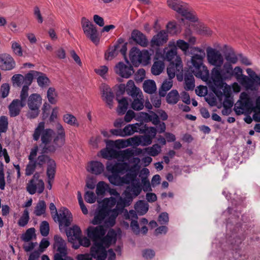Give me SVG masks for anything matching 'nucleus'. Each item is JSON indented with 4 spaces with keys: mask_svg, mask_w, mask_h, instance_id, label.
Returning <instances> with one entry per match:
<instances>
[{
    "mask_svg": "<svg viewBox=\"0 0 260 260\" xmlns=\"http://www.w3.org/2000/svg\"><path fill=\"white\" fill-rule=\"evenodd\" d=\"M54 132L50 128L45 129V123L40 122L35 128L32 135L33 139L37 141L41 136V144L40 147L42 149V153H54L60 146L54 143V139L52 141V136Z\"/></svg>",
    "mask_w": 260,
    "mask_h": 260,
    "instance_id": "f257e3e1",
    "label": "nucleus"
},
{
    "mask_svg": "<svg viewBox=\"0 0 260 260\" xmlns=\"http://www.w3.org/2000/svg\"><path fill=\"white\" fill-rule=\"evenodd\" d=\"M196 50L200 54H196L191 57L190 61L188 62L189 70L196 77L207 81L209 78V72L203 62L205 53L199 48H196Z\"/></svg>",
    "mask_w": 260,
    "mask_h": 260,
    "instance_id": "f03ea898",
    "label": "nucleus"
},
{
    "mask_svg": "<svg viewBox=\"0 0 260 260\" xmlns=\"http://www.w3.org/2000/svg\"><path fill=\"white\" fill-rule=\"evenodd\" d=\"M167 4L170 9L181 14L186 19L192 22L198 20L195 13L187 3L180 0H167Z\"/></svg>",
    "mask_w": 260,
    "mask_h": 260,
    "instance_id": "7ed1b4c3",
    "label": "nucleus"
},
{
    "mask_svg": "<svg viewBox=\"0 0 260 260\" xmlns=\"http://www.w3.org/2000/svg\"><path fill=\"white\" fill-rule=\"evenodd\" d=\"M42 102V99L39 94L32 93L28 96L27 103L29 110L26 114L28 118L34 119L39 115Z\"/></svg>",
    "mask_w": 260,
    "mask_h": 260,
    "instance_id": "20e7f679",
    "label": "nucleus"
},
{
    "mask_svg": "<svg viewBox=\"0 0 260 260\" xmlns=\"http://www.w3.org/2000/svg\"><path fill=\"white\" fill-rule=\"evenodd\" d=\"M81 26L86 36L93 43L96 44L99 42L98 33L96 26L85 17L81 19Z\"/></svg>",
    "mask_w": 260,
    "mask_h": 260,
    "instance_id": "39448f33",
    "label": "nucleus"
},
{
    "mask_svg": "<svg viewBox=\"0 0 260 260\" xmlns=\"http://www.w3.org/2000/svg\"><path fill=\"white\" fill-rule=\"evenodd\" d=\"M40 176L39 173H36L27 183L26 190L30 194H34L36 192L40 194L43 192L44 183L43 180L40 179Z\"/></svg>",
    "mask_w": 260,
    "mask_h": 260,
    "instance_id": "423d86ee",
    "label": "nucleus"
},
{
    "mask_svg": "<svg viewBox=\"0 0 260 260\" xmlns=\"http://www.w3.org/2000/svg\"><path fill=\"white\" fill-rule=\"evenodd\" d=\"M252 102L249 95L244 92L240 94V99L235 104L234 111L238 115H241L251 108Z\"/></svg>",
    "mask_w": 260,
    "mask_h": 260,
    "instance_id": "0eeeda50",
    "label": "nucleus"
},
{
    "mask_svg": "<svg viewBox=\"0 0 260 260\" xmlns=\"http://www.w3.org/2000/svg\"><path fill=\"white\" fill-rule=\"evenodd\" d=\"M207 58L209 63L216 68H220L223 63L224 59L219 50L208 47L206 50Z\"/></svg>",
    "mask_w": 260,
    "mask_h": 260,
    "instance_id": "6e6552de",
    "label": "nucleus"
},
{
    "mask_svg": "<svg viewBox=\"0 0 260 260\" xmlns=\"http://www.w3.org/2000/svg\"><path fill=\"white\" fill-rule=\"evenodd\" d=\"M105 234L106 230L102 225L96 227L90 226L87 229V235L93 243L101 242Z\"/></svg>",
    "mask_w": 260,
    "mask_h": 260,
    "instance_id": "1a4fd4ad",
    "label": "nucleus"
},
{
    "mask_svg": "<svg viewBox=\"0 0 260 260\" xmlns=\"http://www.w3.org/2000/svg\"><path fill=\"white\" fill-rule=\"evenodd\" d=\"M72 215L71 212L66 208L59 210L58 215L56 216V221H58L59 228L69 226L72 221Z\"/></svg>",
    "mask_w": 260,
    "mask_h": 260,
    "instance_id": "9d476101",
    "label": "nucleus"
},
{
    "mask_svg": "<svg viewBox=\"0 0 260 260\" xmlns=\"http://www.w3.org/2000/svg\"><path fill=\"white\" fill-rule=\"evenodd\" d=\"M105 247L101 242L93 243L90 248L91 256L96 260H105L107 256Z\"/></svg>",
    "mask_w": 260,
    "mask_h": 260,
    "instance_id": "9b49d317",
    "label": "nucleus"
},
{
    "mask_svg": "<svg viewBox=\"0 0 260 260\" xmlns=\"http://www.w3.org/2000/svg\"><path fill=\"white\" fill-rule=\"evenodd\" d=\"M213 91L214 92V93L218 97L220 101H221L222 96H224V99L223 102V106L226 110L230 109L233 107L234 102L230 90H225V89H224L223 93L221 90H219L218 89L214 88L213 89Z\"/></svg>",
    "mask_w": 260,
    "mask_h": 260,
    "instance_id": "f8f14e48",
    "label": "nucleus"
},
{
    "mask_svg": "<svg viewBox=\"0 0 260 260\" xmlns=\"http://www.w3.org/2000/svg\"><path fill=\"white\" fill-rule=\"evenodd\" d=\"M115 72L121 77L125 78H129L134 73L132 66L126 65L122 62H119L116 65Z\"/></svg>",
    "mask_w": 260,
    "mask_h": 260,
    "instance_id": "ddd939ff",
    "label": "nucleus"
},
{
    "mask_svg": "<svg viewBox=\"0 0 260 260\" xmlns=\"http://www.w3.org/2000/svg\"><path fill=\"white\" fill-rule=\"evenodd\" d=\"M128 164L127 162H108L106 166L107 171L112 174H123L127 171Z\"/></svg>",
    "mask_w": 260,
    "mask_h": 260,
    "instance_id": "4468645a",
    "label": "nucleus"
},
{
    "mask_svg": "<svg viewBox=\"0 0 260 260\" xmlns=\"http://www.w3.org/2000/svg\"><path fill=\"white\" fill-rule=\"evenodd\" d=\"M211 79L216 87H214L213 89L216 88L219 90L222 89L224 86L223 76L221 71L217 68H214L211 71Z\"/></svg>",
    "mask_w": 260,
    "mask_h": 260,
    "instance_id": "2eb2a0df",
    "label": "nucleus"
},
{
    "mask_svg": "<svg viewBox=\"0 0 260 260\" xmlns=\"http://www.w3.org/2000/svg\"><path fill=\"white\" fill-rule=\"evenodd\" d=\"M15 61L13 58L8 54L0 55V69L4 71H9L15 67Z\"/></svg>",
    "mask_w": 260,
    "mask_h": 260,
    "instance_id": "dca6fc26",
    "label": "nucleus"
},
{
    "mask_svg": "<svg viewBox=\"0 0 260 260\" xmlns=\"http://www.w3.org/2000/svg\"><path fill=\"white\" fill-rule=\"evenodd\" d=\"M108 153L110 154V156L122 160H128L134 154L133 150L131 148L120 151L111 149L108 151Z\"/></svg>",
    "mask_w": 260,
    "mask_h": 260,
    "instance_id": "f3484780",
    "label": "nucleus"
},
{
    "mask_svg": "<svg viewBox=\"0 0 260 260\" xmlns=\"http://www.w3.org/2000/svg\"><path fill=\"white\" fill-rule=\"evenodd\" d=\"M168 40L167 32L164 30H160L154 35L150 41V46L152 48L158 47L166 43Z\"/></svg>",
    "mask_w": 260,
    "mask_h": 260,
    "instance_id": "a211bd4d",
    "label": "nucleus"
},
{
    "mask_svg": "<svg viewBox=\"0 0 260 260\" xmlns=\"http://www.w3.org/2000/svg\"><path fill=\"white\" fill-rule=\"evenodd\" d=\"M103 100L107 103L109 108L113 107L114 94L110 87L106 84H102L100 87Z\"/></svg>",
    "mask_w": 260,
    "mask_h": 260,
    "instance_id": "6ab92c4d",
    "label": "nucleus"
},
{
    "mask_svg": "<svg viewBox=\"0 0 260 260\" xmlns=\"http://www.w3.org/2000/svg\"><path fill=\"white\" fill-rule=\"evenodd\" d=\"M183 71V65L180 57H177L176 62H171L167 68V73L169 78L173 79L175 76L176 72L181 73Z\"/></svg>",
    "mask_w": 260,
    "mask_h": 260,
    "instance_id": "aec40b11",
    "label": "nucleus"
},
{
    "mask_svg": "<svg viewBox=\"0 0 260 260\" xmlns=\"http://www.w3.org/2000/svg\"><path fill=\"white\" fill-rule=\"evenodd\" d=\"M131 39L137 44L143 47L148 45L149 42L146 36L138 29H134L131 34Z\"/></svg>",
    "mask_w": 260,
    "mask_h": 260,
    "instance_id": "412c9836",
    "label": "nucleus"
},
{
    "mask_svg": "<svg viewBox=\"0 0 260 260\" xmlns=\"http://www.w3.org/2000/svg\"><path fill=\"white\" fill-rule=\"evenodd\" d=\"M142 190V188L139 182H132L126 187L124 194H125L127 196H130L133 200L134 198L140 194Z\"/></svg>",
    "mask_w": 260,
    "mask_h": 260,
    "instance_id": "4be33fe9",
    "label": "nucleus"
},
{
    "mask_svg": "<svg viewBox=\"0 0 260 260\" xmlns=\"http://www.w3.org/2000/svg\"><path fill=\"white\" fill-rule=\"evenodd\" d=\"M243 71L239 67H236L233 69V76L235 77L237 81L240 83L243 86L244 85H250L251 82L250 78L248 76L242 74Z\"/></svg>",
    "mask_w": 260,
    "mask_h": 260,
    "instance_id": "5701e85b",
    "label": "nucleus"
},
{
    "mask_svg": "<svg viewBox=\"0 0 260 260\" xmlns=\"http://www.w3.org/2000/svg\"><path fill=\"white\" fill-rule=\"evenodd\" d=\"M66 234L69 241L74 244V241H77L80 239L82 232L78 226L75 225L66 231Z\"/></svg>",
    "mask_w": 260,
    "mask_h": 260,
    "instance_id": "b1692460",
    "label": "nucleus"
},
{
    "mask_svg": "<svg viewBox=\"0 0 260 260\" xmlns=\"http://www.w3.org/2000/svg\"><path fill=\"white\" fill-rule=\"evenodd\" d=\"M25 106V105L19 102V99L13 100L8 107L10 116L12 117L18 116L21 109Z\"/></svg>",
    "mask_w": 260,
    "mask_h": 260,
    "instance_id": "393cba45",
    "label": "nucleus"
},
{
    "mask_svg": "<svg viewBox=\"0 0 260 260\" xmlns=\"http://www.w3.org/2000/svg\"><path fill=\"white\" fill-rule=\"evenodd\" d=\"M55 128L57 135L54 138V143L62 147L65 143L66 133L62 125L59 122L56 124Z\"/></svg>",
    "mask_w": 260,
    "mask_h": 260,
    "instance_id": "a878e982",
    "label": "nucleus"
},
{
    "mask_svg": "<svg viewBox=\"0 0 260 260\" xmlns=\"http://www.w3.org/2000/svg\"><path fill=\"white\" fill-rule=\"evenodd\" d=\"M132 201V198L130 196H127L125 194H124V198L120 196L117 198V200H116V206L115 208L113 210H116V211L118 212L119 213H121L123 211L125 207L130 205Z\"/></svg>",
    "mask_w": 260,
    "mask_h": 260,
    "instance_id": "bb28decb",
    "label": "nucleus"
},
{
    "mask_svg": "<svg viewBox=\"0 0 260 260\" xmlns=\"http://www.w3.org/2000/svg\"><path fill=\"white\" fill-rule=\"evenodd\" d=\"M54 248L56 249L57 253L67 254V249L66 241L58 235H55L54 237Z\"/></svg>",
    "mask_w": 260,
    "mask_h": 260,
    "instance_id": "cd10ccee",
    "label": "nucleus"
},
{
    "mask_svg": "<svg viewBox=\"0 0 260 260\" xmlns=\"http://www.w3.org/2000/svg\"><path fill=\"white\" fill-rule=\"evenodd\" d=\"M87 170L93 174L99 175L104 172V166L100 161H92L88 166Z\"/></svg>",
    "mask_w": 260,
    "mask_h": 260,
    "instance_id": "c85d7f7f",
    "label": "nucleus"
},
{
    "mask_svg": "<svg viewBox=\"0 0 260 260\" xmlns=\"http://www.w3.org/2000/svg\"><path fill=\"white\" fill-rule=\"evenodd\" d=\"M117 238V233L113 230H110L107 235L103 237L101 242L106 247H108L112 243H115Z\"/></svg>",
    "mask_w": 260,
    "mask_h": 260,
    "instance_id": "c756f323",
    "label": "nucleus"
},
{
    "mask_svg": "<svg viewBox=\"0 0 260 260\" xmlns=\"http://www.w3.org/2000/svg\"><path fill=\"white\" fill-rule=\"evenodd\" d=\"M109 212L105 208L102 207L95 214L91 223L94 225L100 224L106 219L109 214Z\"/></svg>",
    "mask_w": 260,
    "mask_h": 260,
    "instance_id": "7c9ffc66",
    "label": "nucleus"
},
{
    "mask_svg": "<svg viewBox=\"0 0 260 260\" xmlns=\"http://www.w3.org/2000/svg\"><path fill=\"white\" fill-rule=\"evenodd\" d=\"M134 98V101L132 103L131 107L135 110L139 111L143 109L144 99L142 92L138 93Z\"/></svg>",
    "mask_w": 260,
    "mask_h": 260,
    "instance_id": "2f4dec72",
    "label": "nucleus"
},
{
    "mask_svg": "<svg viewBox=\"0 0 260 260\" xmlns=\"http://www.w3.org/2000/svg\"><path fill=\"white\" fill-rule=\"evenodd\" d=\"M126 91L132 98H135L136 95H138V93L142 92L139 88L135 86V83L132 80H129L127 82Z\"/></svg>",
    "mask_w": 260,
    "mask_h": 260,
    "instance_id": "473e14b6",
    "label": "nucleus"
},
{
    "mask_svg": "<svg viewBox=\"0 0 260 260\" xmlns=\"http://www.w3.org/2000/svg\"><path fill=\"white\" fill-rule=\"evenodd\" d=\"M34 73L37 75V81L39 86L43 88L49 85L50 80L44 73L38 71Z\"/></svg>",
    "mask_w": 260,
    "mask_h": 260,
    "instance_id": "72a5a7b5",
    "label": "nucleus"
},
{
    "mask_svg": "<svg viewBox=\"0 0 260 260\" xmlns=\"http://www.w3.org/2000/svg\"><path fill=\"white\" fill-rule=\"evenodd\" d=\"M148 204L143 200L138 201L135 205V209L138 214L143 215L148 210Z\"/></svg>",
    "mask_w": 260,
    "mask_h": 260,
    "instance_id": "f704fd0d",
    "label": "nucleus"
},
{
    "mask_svg": "<svg viewBox=\"0 0 260 260\" xmlns=\"http://www.w3.org/2000/svg\"><path fill=\"white\" fill-rule=\"evenodd\" d=\"M184 81L186 90H193L194 87V79L193 74L191 73H185L184 75Z\"/></svg>",
    "mask_w": 260,
    "mask_h": 260,
    "instance_id": "c9c22d12",
    "label": "nucleus"
},
{
    "mask_svg": "<svg viewBox=\"0 0 260 260\" xmlns=\"http://www.w3.org/2000/svg\"><path fill=\"white\" fill-rule=\"evenodd\" d=\"M166 54L165 58L168 61L171 62L174 61L176 62V60L177 57H179L177 55V48L175 46L171 47L167 51H165Z\"/></svg>",
    "mask_w": 260,
    "mask_h": 260,
    "instance_id": "e433bc0d",
    "label": "nucleus"
},
{
    "mask_svg": "<svg viewBox=\"0 0 260 260\" xmlns=\"http://www.w3.org/2000/svg\"><path fill=\"white\" fill-rule=\"evenodd\" d=\"M164 68L165 64L162 60H155L151 67V73L153 75H158L163 71Z\"/></svg>",
    "mask_w": 260,
    "mask_h": 260,
    "instance_id": "4c0bfd02",
    "label": "nucleus"
},
{
    "mask_svg": "<svg viewBox=\"0 0 260 260\" xmlns=\"http://www.w3.org/2000/svg\"><path fill=\"white\" fill-rule=\"evenodd\" d=\"M139 126L140 124L137 123L133 124H128L125 126L122 129L124 137L131 136L135 133L138 132Z\"/></svg>",
    "mask_w": 260,
    "mask_h": 260,
    "instance_id": "58836bf2",
    "label": "nucleus"
},
{
    "mask_svg": "<svg viewBox=\"0 0 260 260\" xmlns=\"http://www.w3.org/2000/svg\"><path fill=\"white\" fill-rule=\"evenodd\" d=\"M118 214L119 213L116 211V210L112 209V210L110 211L108 215L109 217L105 219V224L108 226H113L115 223L116 218Z\"/></svg>",
    "mask_w": 260,
    "mask_h": 260,
    "instance_id": "ea45409f",
    "label": "nucleus"
},
{
    "mask_svg": "<svg viewBox=\"0 0 260 260\" xmlns=\"http://www.w3.org/2000/svg\"><path fill=\"white\" fill-rule=\"evenodd\" d=\"M62 119L65 123L71 126L75 127H78L79 126V122L76 117L71 114L67 113L63 115Z\"/></svg>",
    "mask_w": 260,
    "mask_h": 260,
    "instance_id": "a19ab883",
    "label": "nucleus"
},
{
    "mask_svg": "<svg viewBox=\"0 0 260 260\" xmlns=\"http://www.w3.org/2000/svg\"><path fill=\"white\" fill-rule=\"evenodd\" d=\"M143 89L146 93L152 94L156 90V86L153 80L145 81L143 83Z\"/></svg>",
    "mask_w": 260,
    "mask_h": 260,
    "instance_id": "79ce46f5",
    "label": "nucleus"
},
{
    "mask_svg": "<svg viewBox=\"0 0 260 260\" xmlns=\"http://www.w3.org/2000/svg\"><path fill=\"white\" fill-rule=\"evenodd\" d=\"M223 78L224 79H230L233 76V69L232 65L229 63L226 62L223 65V70L221 71Z\"/></svg>",
    "mask_w": 260,
    "mask_h": 260,
    "instance_id": "37998d69",
    "label": "nucleus"
},
{
    "mask_svg": "<svg viewBox=\"0 0 260 260\" xmlns=\"http://www.w3.org/2000/svg\"><path fill=\"white\" fill-rule=\"evenodd\" d=\"M118 102V107L117 109V112L118 115H123L126 111L128 108V102L125 98H123L121 100L117 99Z\"/></svg>",
    "mask_w": 260,
    "mask_h": 260,
    "instance_id": "c03bdc74",
    "label": "nucleus"
},
{
    "mask_svg": "<svg viewBox=\"0 0 260 260\" xmlns=\"http://www.w3.org/2000/svg\"><path fill=\"white\" fill-rule=\"evenodd\" d=\"M179 100V95L176 90H172L167 95V102L169 104H176Z\"/></svg>",
    "mask_w": 260,
    "mask_h": 260,
    "instance_id": "a18cd8bd",
    "label": "nucleus"
},
{
    "mask_svg": "<svg viewBox=\"0 0 260 260\" xmlns=\"http://www.w3.org/2000/svg\"><path fill=\"white\" fill-rule=\"evenodd\" d=\"M140 54V50L137 48L133 47L131 49L129 56L131 61L134 64L137 65L138 64Z\"/></svg>",
    "mask_w": 260,
    "mask_h": 260,
    "instance_id": "49530a36",
    "label": "nucleus"
},
{
    "mask_svg": "<svg viewBox=\"0 0 260 260\" xmlns=\"http://www.w3.org/2000/svg\"><path fill=\"white\" fill-rule=\"evenodd\" d=\"M172 79L165 80L162 84L161 88L159 89V94L160 96H165L166 94L167 91H168L173 85Z\"/></svg>",
    "mask_w": 260,
    "mask_h": 260,
    "instance_id": "de8ad7c7",
    "label": "nucleus"
},
{
    "mask_svg": "<svg viewBox=\"0 0 260 260\" xmlns=\"http://www.w3.org/2000/svg\"><path fill=\"white\" fill-rule=\"evenodd\" d=\"M56 165L54 160H50L47 165V176L48 179H54L56 172Z\"/></svg>",
    "mask_w": 260,
    "mask_h": 260,
    "instance_id": "09e8293b",
    "label": "nucleus"
},
{
    "mask_svg": "<svg viewBox=\"0 0 260 260\" xmlns=\"http://www.w3.org/2000/svg\"><path fill=\"white\" fill-rule=\"evenodd\" d=\"M116 204V200L115 198L110 197L105 198L102 202V207L105 208L108 211L112 210L111 209Z\"/></svg>",
    "mask_w": 260,
    "mask_h": 260,
    "instance_id": "8fccbe9b",
    "label": "nucleus"
},
{
    "mask_svg": "<svg viewBox=\"0 0 260 260\" xmlns=\"http://www.w3.org/2000/svg\"><path fill=\"white\" fill-rule=\"evenodd\" d=\"M46 209V205L45 201L43 200L39 201L35 207L34 213L37 216H41L45 214Z\"/></svg>",
    "mask_w": 260,
    "mask_h": 260,
    "instance_id": "3c124183",
    "label": "nucleus"
},
{
    "mask_svg": "<svg viewBox=\"0 0 260 260\" xmlns=\"http://www.w3.org/2000/svg\"><path fill=\"white\" fill-rule=\"evenodd\" d=\"M167 29L171 35H176L180 31V26L174 21H170L167 25Z\"/></svg>",
    "mask_w": 260,
    "mask_h": 260,
    "instance_id": "603ef678",
    "label": "nucleus"
},
{
    "mask_svg": "<svg viewBox=\"0 0 260 260\" xmlns=\"http://www.w3.org/2000/svg\"><path fill=\"white\" fill-rule=\"evenodd\" d=\"M145 151L152 156L157 155L161 151V147L158 144H154L151 147L145 148Z\"/></svg>",
    "mask_w": 260,
    "mask_h": 260,
    "instance_id": "864d4df0",
    "label": "nucleus"
},
{
    "mask_svg": "<svg viewBox=\"0 0 260 260\" xmlns=\"http://www.w3.org/2000/svg\"><path fill=\"white\" fill-rule=\"evenodd\" d=\"M150 55L151 54L147 50L140 51L138 64L140 63H143L144 64H147L150 59Z\"/></svg>",
    "mask_w": 260,
    "mask_h": 260,
    "instance_id": "5fc2aeb1",
    "label": "nucleus"
},
{
    "mask_svg": "<svg viewBox=\"0 0 260 260\" xmlns=\"http://www.w3.org/2000/svg\"><path fill=\"white\" fill-rule=\"evenodd\" d=\"M47 98L48 101L51 104H55L57 103V94L53 87H50L47 90Z\"/></svg>",
    "mask_w": 260,
    "mask_h": 260,
    "instance_id": "6e6d98bb",
    "label": "nucleus"
},
{
    "mask_svg": "<svg viewBox=\"0 0 260 260\" xmlns=\"http://www.w3.org/2000/svg\"><path fill=\"white\" fill-rule=\"evenodd\" d=\"M107 177L109 182L113 185H121L123 184L122 177H120L118 174H112Z\"/></svg>",
    "mask_w": 260,
    "mask_h": 260,
    "instance_id": "4d7b16f0",
    "label": "nucleus"
},
{
    "mask_svg": "<svg viewBox=\"0 0 260 260\" xmlns=\"http://www.w3.org/2000/svg\"><path fill=\"white\" fill-rule=\"evenodd\" d=\"M34 72H37L36 71H30L29 73L25 75L24 77V81L23 83L24 85L23 86H27L29 87L32 82L33 79L34 77L36 78L37 75L35 74Z\"/></svg>",
    "mask_w": 260,
    "mask_h": 260,
    "instance_id": "13d9d810",
    "label": "nucleus"
},
{
    "mask_svg": "<svg viewBox=\"0 0 260 260\" xmlns=\"http://www.w3.org/2000/svg\"><path fill=\"white\" fill-rule=\"evenodd\" d=\"M29 220V212L27 209L24 210L22 215L20 217L18 224L21 227L25 226Z\"/></svg>",
    "mask_w": 260,
    "mask_h": 260,
    "instance_id": "bf43d9fd",
    "label": "nucleus"
},
{
    "mask_svg": "<svg viewBox=\"0 0 260 260\" xmlns=\"http://www.w3.org/2000/svg\"><path fill=\"white\" fill-rule=\"evenodd\" d=\"M118 45L114 46L113 47L110 48L105 54V57L106 60H112L117 54V49Z\"/></svg>",
    "mask_w": 260,
    "mask_h": 260,
    "instance_id": "052dcab7",
    "label": "nucleus"
},
{
    "mask_svg": "<svg viewBox=\"0 0 260 260\" xmlns=\"http://www.w3.org/2000/svg\"><path fill=\"white\" fill-rule=\"evenodd\" d=\"M50 160H54L50 158L48 155L42 154L38 157L37 159L36 160V165L41 168L46 162L47 163V165L49 164Z\"/></svg>",
    "mask_w": 260,
    "mask_h": 260,
    "instance_id": "680f3d73",
    "label": "nucleus"
},
{
    "mask_svg": "<svg viewBox=\"0 0 260 260\" xmlns=\"http://www.w3.org/2000/svg\"><path fill=\"white\" fill-rule=\"evenodd\" d=\"M35 235V229L34 228H29L22 236V240L24 242H29Z\"/></svg>",
    "mask_w": 260,
    "mask_h": 260,
    "instance_id": "e2e57ef3",
    "label": "nucleus"
},
{
    "mask_svg": "<svg viewBox=\"0 0 260 260\" xmlns=\"http://www.w3.org/2000/svg\"><path fill=\"white\" fill-rule=\"evenodd\" d=\"M137 143L138 145H141L142 146L149 145L151 144L152 141V139L146 134L144 136H140L139 138H137Z\"/></svg>",
    "mask_w": 260,
    "mask_h": 260,
    "instance_id": "0e129e2a",
    "label": "nucleus"
},
{
    "mask_svg": "<svg viewBox=\"0 0 260 260\" xmlns=\"http://www.w3.org/2000/svg\"><path fill=\"white\" fill-rule=\"evenodd\" d=\"M11 48L13 52L18 56H22L23 55L22 47L20 44L18 43L12 41L11 42Z\"/></svg>",
    "mask_w": 260,
    "mask_h": 260,
    "instance_id": "69168bd1",
    "label": "nucleus"
},
{
    "mask_svg": "<svg viewBox=\"0 0 260 260\" xmlns=\"http://www.w3.org/2000/svg\"><path fill=\"white\" fill-rule=\"evenodd\" d=\"M108 185L104 181H100L96 185V193L98 195H103L107 189Z\"/></svg>",
    "mask_w": 260,
    "mask_h": 260,
    "instance_id": "338daca9",
    "label": "nucleus"
},
{
    "mask_svg": "<svg viewBox=\"0 0 260 260\" xmlns=\"http://www.w3.org/2000/svg\"><path fill=\"white\" fill-rule=\"evenodd\" d=\"M255 113L253 114V119L257 121H260V96H258L255 101V106L254 108Z\"/></svg>",
    "mask_w": 260,
    "mask_h": 260,
    "instance_id": "774afa93",
    "label": "nucleus"
}]
</instances>
